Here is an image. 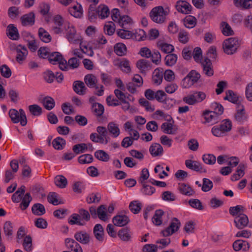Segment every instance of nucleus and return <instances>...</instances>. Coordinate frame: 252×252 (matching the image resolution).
Masks as SVG:
<instances>
[{"mask_svg":"<svg viewBox=\"0 0 252 252\" xmlns=\"http://www.w3.org/2000/svg\"><path fill=\"white\" fill-rule=\"evenodd\" d=\"M91 215L87 210L81 208L78 210V213L72 214L68 219V222L70 225L84 226L90 221Z\"/></svg>","mask_w":252,"mask_h":252,"instance_id":"obj_1","label":"nucleus"},{"mask_svg":"<svg viewBox=\"0 0 252 252\" xmlns=\"http://www.w3.org/2000/svg\"><path fill=\"white\" fill-rule=\"evenodd\" d=\"M97 133L91 134L90 139L94 142L100 143L101 144H107L109 138L108 137V131L107 128L103 126H98L96 128Z\"/></svg>","mask_w":252,"mask_h":252,"instance_id":"obj_2","label":"nucleus"},{"mask_svg":"<svg viewBox=\"0 0 252 252\" xmlns=\"http://www.w3.org/2000/svg\"><path fill=\"white\" fill-rule=\"evenodd\" d=\"M240 46L239 39L236 37H230L225 39L222 43L224 52L227 55H233L236 52Z\"/></svg>","mask_w":252,"mask_h":252,"instance_id":"obj_3","label":"nucleus"},{"mask_svg":"<svg viewBox=\"0 0 252 252\" xmlns=\"http://www.w3.org/2000/svg\"><path fill=\"white\" fill-rule=\"evenodd\" d=\"M169 11L164 10L161 6L153 8L150 12V17L151 19L157 23H162L164 22L166 16L168 14Z\"/></svg>","mask_w":252,"mask_h":252,"instance_id":"obj_4","label":"nucleus"},{"mask_svg":"<svg viewBox=\"0 0 252 252\" xmlns=\"http://www.w3.org/2000/svg\"><path fill=\"white\" fill-rule=\"evenodd\" d=\"M200 77V74L198 72L195 70H192L183 78L181 85L184 88H189L197 83Z\"/></svg>","mask_w":252,"mask_h":252,"instance_id":"obj_5","label":"nucleus"},{"mask_svg":"<svg viewBox=\"0 0 252 252\" xmlns=\"http://www.w3.org/2000/svg\"><path fill=\"white\" fill-rule=\"evenodd\" d=\"M9 116L14 123H17L20 122L21 125L23 126L27 124L26 116L25 112L22 109L19 110V112L16 109H10L9 111Z\"/></svg>","mask_w":252,"mask_h":252,"instance_id":"obj_6","label":"nucleus"},{"mask_svg":"<svg viewBox=\"0 0 252 252\" xmlns=\"http://www.w3.org/2000/svg\"><path fill=\"white\" fill-rule=\"evenodd\" d=\"M181 225V223L178 219L174 218L170 223L169 225L165 229L161 232L162 236L167 237L171 235L175 232L177 231Z\"/></svg>","mask_w":252,"mask_h":252,"instance_id":"obj_7","label":"nucleus"},{"mask_svg":"<svg viewBox=\"0 0 252 252\" xmlns=\"http://www.w3.org/2000/svg\"><path fill=\"white\" fill-rule=\"evenodd\" d=\"M234 118L237 122L241 123L247 121L248 119L244 106L241 103H238L237 106V110L234 115Z\"/></svg>","mask_w":252,"mask_h":252,"instance_id":"obj_8","label":"nucleus"},{"mask_svg":"<svg viewBox=\"0 0 252 252\" xmlns=\"http://www.w3.org/2000/svg\"><path fill=\"white\" fill-rule=\"evenodd\" d=\"M66 38L68 41L73 44L80 43L81 40L80 36L76 34L75 29L73 27H69L66 32Z\"/></svg>","mask_w":252,"mask_h":252,"instance_id":"obj_9","label":"nucleus"},{"mask_svg":"<svg viewBox=\"0 0 252 252\" xmlns=\"http://www.w3.org/2000/svg\"><path fill=\"white\" fill-rule=\"evenodd\" d=\"M74 238L77 241L84 245L88 244L90 241V236L85 231H79L74 234Z\"/></svg>","mask_w":252,"mask_h":252,"instance_id":"obj_10","label":"nucleus"},{"mask_svg":"<svg viewBox=\"0 0 252 252\" xmlns=\"http://www.w3.org/2000/svg\"><path fill=\"white\" fill-rule=\"evenodd\" d=\"M176 9L178 12L183 14H189L191 10V6L186 1H178L176 5Z\"/></svg>","mask_w":252,"mask_h":252,"instance_id":"obj_11","label":"nucleus"},{"mask_svg":"<svg viewBox=\"0 0 252 252\" xmlns=\"http://www.w3.org/2000/svg\"><path fill=\"white\" fill-rule=\"evenodd\" d=\"M66 248L73 252H83L80 245L76 241L71 238L65 240Z\"/></svg>","mask_w":252,"mask_h":252,"instance_id":"obj_12","label":"nucleus"},{"mask_svg":"<svg viewBox=\"0 0 252 252\" xmlns=\"http://www.w3.org/2000/svg\"><path fill=\"white\" fill-rule=\"evenodd\" d=\"M93 234L95 238L99 242L102 243L104 239V230L100 224H96L94 227Z\"/></svg>","mask_w":252,"mask_h":252,"instance_id":"obj_13","label":"nucleus"},{"mask_svg":"<svg viewBox=\"0 0 252 252\" xmlns=\"http://www.w3.org/2000/svg\"><path fill=\"white\" fill-rule=\"evenodd\" d=\"M204 73L208 76H211L214 74V70L211 60L208 58H205L201 63Z\"/></svg>","mask_w":252,"mask_h":252,"instance_id":"obj_14","label":"nucleus"},{"mask_svg":"<svg viewBox=\"0 0 252 252\" xmlns=\"http://www.w3.org/2000/svg\"><path fill=\"white\" fill-rule=\"evenodd\" d=\"M234 222L238 229H243L248 225L249 219L245 214H241L236 217Z\"/></svg>","mask_w":252,"mask_h":252,"instance_id":"obj_15","label":"nucleus"},{"mask_svg":"<svg viewBox=\"0 0 252 252\" xmlns=\"http://www.w3.org/2000/svg\"><path fill=\"white\" fill-rule=\"evenodd\" d=\"M23 26L33 25L35 22V15L33 12L24 15L21 17Z\"/></svg>","mask_w":252,"mask_h":252,"instance_id":"obj_16","label":"nucleus"},{"mask_svg":"<svg viewBox=\"0 0 252 252\" xmlns=\"http://www.w3.org/2000/svg\"><path fill=\"white\" fill-rule=\"evenodd\" d=\"M84 81L87 86L89 88H94L95 89L99 88V86L97 85V78L92 74L86 75L84 78Z\"/></svg>","mask_w":252,"mask_h":252,"instance_id":"obj_17","label":"nucleus"},{"mask_svg":"<svg viewBox=\"0 0 252 252\" xmlns=\"http://www.w3.org/2000/svg\"><path fill=\"white\" fill-rule=\"evenodd\" d=\"M185 164L188 168L195 171H199L200 172H206V170L202 167L200 163L196 161L187 160H186Z\"/></svg>","mask_w":252,"mask_h":252,"instance_id":"obj_18","label":"nucleus"},{"mask_svg":"<svg viewBox=\"0 0 252 252\" xmlns=\"http://www.w3.org/2000/svg\"><path fill=\"white\" fill-rule=\"evenodd\" d=\"M73 91L78 94L84 95L85 94L87 88L83 82L81 81H75L73 84Z\"/></svg>","mask_w":252,"mask_h":252,"instance_id":"obj_19","label":"nucleus"},{"mask_svg":"<svg viewBox=\"0 0 252 252\" xmlns=\"http://www.w3.org/2000/svg\"><path fill=\"white\" fill-rule=\"evenodd\" d=\"M129 221L128 217L126 215H117L113 219L114 225L118 226H123L126 225Z\"/></svg>","mask_w":252,"mask_h":252,"instance_id":"obj_20","label":"nucleus"},{"mask_svg":"<svg viewBox=\"0 0 252 252\" xmlns=\"http://www.w3.org/2000/svg\"><path fill=\"white\" fill-rule=\"evenodd\" d=\"M233 248L235 251H239L241 250L247 251L249 249L250 246L249 243L247 241L242 240H238L233 243Z\"/></svg>","mask_w":252,"mask_h":252,"instance_id":"obj_21","label":"nucleus"},{"mask_svg":"<svg viewBox=\"0 0 252 252\" xmlns=\"http://www.w3.org/2000/svg\"><path fill=\"white\" fill-rule=\"evenodd\" d=\"M69 13L75 18H80L83 15V9L82 6L78 3L68 8Z\"/></svg>","mask_w":252,"mask_h":252,"instance_id":"obj_22","label":"nucleus"},{"mask_svg":"<svg viewBox=\"0 0 252 252\" xmlns=\"http://www.w3.org/2000/svg\"><path fill=\"white\" fill-rule=\"evenodd\" d=\"M203 115L205 119V123H212L213 124L218 122V116L214 111H205Z\"/></svg>","mask_w":252,"mask_h":252,"instance_id":"obj_23","label":"nucleus"},{"mask_svg":"<svg viewBox=\"0 0 252 252\" xmlns=\"http://www.w3.org/2000/svg\"><path fill=\"white\" fill-rule=\"evenodd\" d=\"M236 7L242 9H248L252 7V0H233Z\"/></svg>","mask_w":252,"mask_h":252,"instance_id":"obj_24","label":"nucleus"},{"mask_svg":"<svg viewBox=\"0 0 252 252\" xmlns=\"http://www.w3.org/2000/svg\"><path fill=\"white\" fill-rule=\"evenodd\" d=\"M96 13L100 18L104 19L108 17L110 11L107 6L105 4H100L97 8Z\"/></svg>","mask_w":252,"mask_h":252,"instance_id":"obj_25","label":"nucleus"},{"mask_svg":"<svg viewBox=\"0 0 252 252\" xmlns=\"http://www.w3.org/2000/svg\"><path fill=\"white\" fill-rule=\"evenodd\" d=\"M7 34L10 39L17 40L19 37L18 30L13 24H9L7 28Z\"/></svg>","mask_w":252,"mask_h":252,"instance_id":"obj_26","label":"nucleus"},{"mask_svg":"<svg viewBox=\"0 0 252 252\" xmlns=\"http://www.w3.org/2000/svg\"><path fill=\"white\" fill-rule=\"evenodd\" d=\"M136 66L142 73H145L147 70L151 69L149 62L144 59L138 61L136 63Z\"/></svg>","mask_w":252,"mask_h":252,"instance_id":"obj_27","label":"nucleus"},{"mask_svg":"<svg viewBox=\"0 0 252 252\" xmlns=\"http://www.w3.org/2000/svg\"><path fill=\"white\" fill-rule=\"evenodd\" d=\"M179 190L181 193L188 196H191L195 193V191L190 186L184 183L179 184Z\"/></svg>","mask_w":252,"mask_h":252,"instance_id":"obj_28","label":"nucleus"},{"mask_svg":"<svg viewBox=\"0 0 252 252\" xmlns=\"http://www.w3.org/2000/svg\"><path fill=\"white\" fill-rule=\"evenodd\" d=\"M38 34L40 40L44 42L49 43L51 41V36L49 32L43 28H40L38 29Z\"/></svg>","mask_w":252,"mask_h":252,"instance_id":"obj_29","label":"nucleus"},{"mask_svg":"<svg viewBox=\"0 0 252 252\" xmlns=\"http://www.w3.org/2000/svg\"><path fill=\"white\" fill-rule=\"evenodd\" d=\"M17 53L16 60L18 62H20L26 59L28 55V50L26 48L19 45L17 48Z\"/></svg>","mask_w":252,"mask_h":252,"instance_id":"obj_30","label":"nucleus"},{"mask_svg":"<svg viewBox=\"0 0 252 252\" xmlns=\"http://www.w3.org/2000/svg\"><path fill=\"white\" fill-rule=\"evenodd\" d=\"M161 128L164 133L169 134H175L177 129L171 123H163L161 126Z\"/></svg>","mask_w":252,"mask_h":252,"instance_id":"obj_31","label":"nucleus"},{"mask_svg":"<svg viewBox=\"0 0 252 252\" xmlns=\"http://www.w3.org/2000/svg\"><path fill=\"white\" fill-rule=\"evenodd\" d=\"M149 151L153 156L157 157L162 155L163 148L159 144L155 143L150 146Z\"/></svg>","mask_w":252,"mask_h":252,"instance_id":"obj_32","label":"nucleus"},{"mask_svg":"<svg viewBox=\"0 0 252 252\" xmlns=\"http://www.w3.org/2000/svg\"><path fill=\"white\" fill-rule=\"evenodd\" d=\"M118 236L124 241H128L130 240V232L127 227L123 228L120 230L118 233Z\"/></svg>","mask_w":252,"mask_h":252,"instance_id":"obj_33","label":"nucleus"},{"mask_svg":"<svg viewBox=\"0 0 252 252\" xmlns=\"http://www.w3.org/2000/svg\"><path fill=\"white\" fill-rule=\"evenodd\" d=\"M224 100H227L230 102L235 103L238 105L240 103L239 100V97L235 94L233 91L229 90L226 92V95L224 97Z\"/></svg>","mask_w":252,"mask_h":252,"instance_id":"obj_34","label":"nucleus"},{"mask_svg":"<svg viewBox=\"0 0 252 252\" xmlns=\"http://www.w3.org/2000/svg\"><path fill=\"white\" fill-rule=\"evenodd\" d=\"M32 211L33 214L37 216H41L46 212L44 206L40 203L34 204L32 207Z\"/></svg>","mask_w":252,"mask_h":252,"instance_id":"obj_35","label":"nucleus"},{"mask_svg":"<svg viewBox=\"0 0 252 252\" xmlns=\"http://www.w3.org/2000/svg\"><path fill=\"white\" fill-rule=\"evenodd\" d=\"M92 110L95 116L100 117L103 115L104 108L102 104L98 103H94L92 104Z\"/></svg>","mask_w":252,"mask_h":252,"instance_id":"obj_36","label":"nucleus"},{"mask_svg":"<svg viewBox=\"0 0 252 252\" xmlns=\"http://www.w3.org/2000/svg\"><path fill=\"white\" fill-rule=\"evenodd\" d=\"M66 144L65 140L61 137H58L54 139L52 141L53 147L56 150H62L63 148Z\"/></svg>","mask_w":252,"mask_h":252,"instance_id":"obj_37","label":"nucleus"},{"mask_svg":"<svg viewBox=\"0 0 252 252\" xmlns=\"http://www.w3.org/2000/svg\"><path fill=\"white\" fill-rule=\"evenodd\" d=\"M107 129L114 137H117L120 134V129L118 125L114 123H109L107 125Z\"/></svg>","mask_w":252,"mask_h":252,"instance_id":"obj_38","label":"nucleus"},{"mask_svg":"<svg viewBox=\"0 0 252 252\" xmlns=\"http://www.w3.org/2000/svg\"><path fill=\"white\" fill-rule=\"evenodd\" d=\"M221 32L225 36L232 35L234 34V32L229 25L226 22H222L220 23Z\"/></svg>","mask_w":252,"mask_h":252,"instance_id":"obj_39","label":"nucleus"},{"mask_svg":"<svg viewBox=\"0 0 252 252\" xmlns=\"http://www.w3.org/2000/svg\"><path fill=\"white\" fill-rule=\"evenodd\" d=\"M22 201L20 204V208L22 210H26L29 206L32 200V197L30 193H27L24 196L22 197Z\"/></svg>","mask_w":252,"mask_h":252,"instance_id":"obj_40","label":"nucleus"},{"mask_svg":"<svg viewBox=\"0 0 252 252\" xmlns=\"http://www.w3.org/2000/svg\"><path fill=\"white\" fill-rule=\"evenodd\" d=\"M129 208L133 214H138L141 210L142 204L138 200L132 201L129 204Z\"/></svg>","mask_w":252,"mask_h":252,"instance_id":"obj_41","label":"nucleus"},{"mask_svg":"<svg viewBox=\"0 0 252 252\" xmlns=\"http://www.w3.org/2000/svg\"><path fill=\"white\" fill-rule=\"evenodd\" d=\"M25 191V187L22 186L20 188L12 195V200L14 202H19L21 199L22 195Z\"/></svg>","mask_w":252,"mask_h":252,"instance_id":"obj_42","label":"nucleus"},{"mask_svg":"<svg viewBox=\"0 0 252 252\" xmlns=\"http://www.w3.org/2000/svg\"><path fill=\"white\" fill-rule=\"evenodd\" d=\"M164 214L162 210L156 211L155 215L152 218L153 222L156 225H160L162 223L161 218Z\"/></svg>","mask_w":252,"mask_h":252,"instance_id":"obj_43","label":"nucleus"},{"mask_svg":"<svg viewBox=\"0 0 252 252\" xmlns=\"http://www.w3.org/2000/svg\"><path fill=\"white\" fill-rule=\"evenodd\" d=\"M158 48L164 53L169 54L172 53L174 50V46L170 44L166 43H158Z\"/></svg>","mask_w":252,"mask_h":252,"instance_id":"obj_44","label":"nucleus"},{"mask_svg":"<svg viewBox=\"0 0 252 252\" xmlns=\"http://www.w3.org/2000/svg\"><path fill=\"white\" fill-rule=\"evenodd\" d=\"M114 52L118 56H124L126 54V47L124 44L118 43L114 47Z\"/></svg>","mask_w":252,"mask_h":252,"instance_id":"obj_45","label":"nucleus"},{"mask_svg":"<svg viewBox=\"0 0 252 252\" xmlns=\"http://www.w3.org/2000/svg\"><path fill=\"white\" fill-rule=\"evenodd\" d=\"M97 215L98 218L103 221H105L107 219L106 207L105 205H101L97 209Z\"/></svg>","mask_w":252,"mask_h":252,"instance_id":"obj_46","label":"nucleus"},{"mask_svg":"<svg viewBox=\"0 0 252 252\" xmlns=\"http://www.w3.org/2000/svg\"><path fill=\"white\" fill-rule=\"evenodd\" d=\"M55 184L60 188H64L67 185V181L63 176L59 175L55 178Z\"/></svg>","mask_w":252,"mask_h":252,"instance_id":"obj_47","label":"nucleus"},{"mask_svg":"<svg viewBox=\"0 0 252 252\" xmlns=\"http://www.w3.org/2000/svg\"><path fill=\"white\" fill-rule=\"evenodd\" d=\"M119 23L121 27L123 29H128V25L132 24V20L131 18L127 15H125L121 17Z\"/></svg>","mask_w":252,"mask_h":252,"instance_id":"obj_48","label":"nucleus"},{"mask_svg":"<svg viewBox=\"0 0 252 252\" xmlns=\"http://www.w3.org/2000/svg\"><path fill=\"white\" fill-rule=\"evenodd\" d=\"M95 157L99 160L103 161H108L110 159V157L103 150H98L94 153Z\"/></svg>","mask_w":252,"mask_h":252,"instance_id":"obj_49","label":"nucleus"},{"mask_svg":"<svg viewBox=\"0 0 252 252\" xmlns=\"http://www.w3.org/2000/svg\"><path fill=\"white\" fill-rule=\"evenodd\" d=\"M62 58L63 56L60 52H56L50 54L48 60L50 63L55 64L61 61Z\"/></svg>","mask_w":252,"mask_h":252,"instance_id":"obj_50","label":"nucleus"},{"mask_svg":"<svg viewBox=\"0 0 252 252\" xmlns=\"http://www.w3.org/2000/svg\"><path fill=\"white\" fill-rule=\"evenodd\" d=\"M177 56L175 54H170L166 56L164 61L165 64L168 66H172L174 65L177 61Z\"/></svg>","mask_w":252,"mask_h":252,"instance_id":"obj_51","label":"nucleus"},{"mask_svg":"<svg viewBox=\"0 0 252 252\" xmlns=\"http://www.w3.org/2000/svg\"><path fill=\"white\" fill-rule=\"evenodd\" d=\"M22 245L24 250L27 252H31L32 250V239L30 235L25 237Z\"/></svg>","mask_w":252,"mask_h":252,"instance_id":"obj_52","label":"nucleus"},{"mask_svg":"<svg viewBox=\"0 0 252 252\" xmlns=\"http://www.w3.org/2000/svg\"><path fill=\"white\" fill-rule=\"evenodd\" d=\"M119 66L121 69V70L125 73H128L131 71L129 62L126 59H124L122 61L120 62Z\"/></svg>","mask_w":252,"mask_h":252,"instance_id":"obj_53","label":"nucleus"},{"mask_svg":"<svg viewBox=\"0 0 252 252\" xmlns=\"http://www.w3.org/2000/svg\"><path fill=\"white\" fill-rule=\"evenodd\" d=\"M196 25V19L194 17L188 16L184 19V25L187 28H192Z\"/></svg>","mask_w":252,"mask_h":252,"instance_id":"obj_54","label":"nucleus"},{"mask_svg":"<svg viewBox=\"0 0 252 252\" xmlns=\"http://www.w3.org/2000/svg\"><path fill=\"white\" fill-rule=\"evenodd\" d=\"M29 109L30 113L34 116H39L42 112V108L37 104L30 105Z\"/></svg>","mask_w":252,"mask_h":252,"instance_id":"obj_55","label":"nucleus"},{"mask_svg":"<svg viewBox=\"0 0 252 252\" xmlns=\"http://www.w3.org/2000/svg\"><path fill=\"white\" fill-rule=\"evenodd\" d=\"M244 207L242 205H237L235 207H230L229 212L231 215L238 217L241 214V212L244 211Z\"/></svg>","mask_w":252,"mask_h":252,"instance_id":"obj_56","label":"nucleus"},{"mask_svg":"<svg viewBox=\"0 0 252 252\" xmlns=\"http://www.w3.org/2000/svg\"><path fill=\"white\" fill-rule=\"evenodd\" d=\"M115 30V24L113 22H108L104 26V32L109 35H113Z\"/></svg>","mask_w":252,"mask_h":252,"instance_id":"obj_57","label":"nucleus"},{"mask_svg":"<svg viewBox=\"0 0 252 252\" xmlns=\"http://www.w3.org/2000/svg\"><path fill=\"white\" fill-rule=\"evenodd\" d=\"M43 103L45 108L48 110H51L55 105L54 100L51 97H45L43 100Z\"/></svg>","mask_w":252,"mask_h":252,"instance_id":"obj_58","label":"nucleus"},{"mask_svg":"<svg viewBox=\"0 0 252 252\" xmlns=\"http://www.w3.org/2000/svg\"><path fill=\"white\" fill-rule=\"evenodd\" d=\"M93 157L90 154H85L78 158V162L81 164L90 163L93 161Z\"/></svg>","mask_w":252,"mask_h":252,"instance_id":"obj_59","label":"nucleus"},{"mask_svg":"<svg viewBox=\"0 0 252 252\" xmlns=\"http://www.w3.org/2000/svg\"><path fill=\"white\" fill-rule=\"evenodd\" d=\"M123 29L120 30L117 32V34L119 36L124 39H129L133 37V33L129 31Z\"/></svg>","mask_w":252,"mask_h":252,"instance_id":"obj_60","label":"nucleus"},{"mask_svg":"<svg viewBox=\"0 0 252 252\" xmlns=\"http://www.w3.org/2000/svg\"><path fill=\"white\" fill-rule=\"evenodd\" d=\"M3 231L5 235L7 236H10L13 234L12 224L10 221H6L3 225Z\"/></svg>","mask_w":252,"mask_h":252,"instance_id":"obj_61","label":"nucleus"},{"mask_svg":"<svg viewBox=\"0 0 252 252\" xmlns=\"http://www.w3.org/2000/svg\"><path fill=\"white\" fill-rule=\"evenodd\" d=\"M0 71L1 75L6 78H8L11 76V70L6 64H3L1 66Z\"/></svg>","mask_w":252,"mask_h":252,"instance_id":"obj_62","label":"nucleus"},{"mask_svg":"<svg viewBox=\"0 0 252 252\" xmlns=\"http://www.w3.org/2000/svg\"><path fill=\"white\" fill-rule=\"evenodd\" d=\"M213 187V182L208 179L204 178L203 179V185L202 190L204 192L210 191Z\"/></svg>","mask_w":252,"mask_h":252,"instance_id":"obj_63","label":"nucleus"},{"mask_svg":"<svg viewBox=\"0 0 252 252\" xmlns=\"http://www.w3.org/2000/svg\"><path fill=\"white\" fill-rule=\"evenodd\" d=\"M219 126L225 133L231 129L232 124L229 120H225L222 122Z\"/></svg>","mask_w":252,"mask_h":252,"instance_id":"obj_64","label":"nucleus"}]
</instances>
